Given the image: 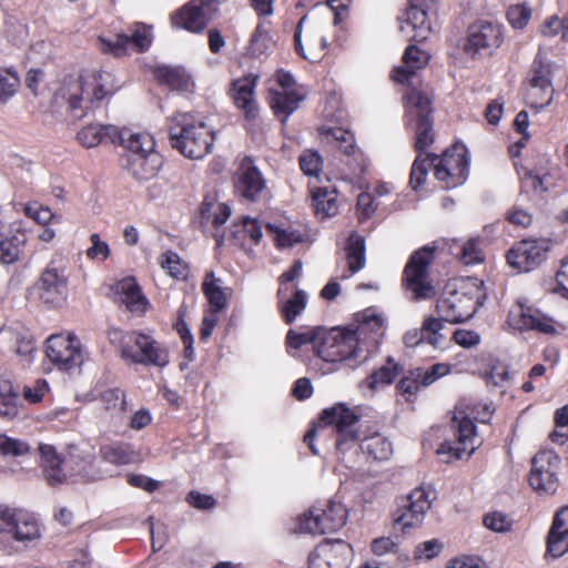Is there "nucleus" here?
I'll list each match as a JSON object with an SVG mask.
<instances>
[{"label":"nucleus","mask_w":568,"mask_h":568,"mask_svg":"<svg viewBox=\"0 0 568 568\" xmlns=\"http://www.w3.org/2000/svg\"><path fill=\"white\" fill-rule=\"evenodd\" d=\"M386 327V317L375 307H368L356 315L355 324L349 327L322 328L316 355L327 363H363L378 349Z\"/></svg>","instance_id":"obj_1"},{"label":"nucleus","mask_w":568,"mask_h":568,"mask_svg":"<svg viewBox=\"0 0 568 568\" xmlns=\"http://www.w3.org/2000/svg\"><path fill=\"white\" fill-rule=\"evenodd\" d=\"M323 426H333L336 430L337 458L352 468L361 449L375 460H387L393 455V444L384 435L373 433L361 439L358 416L344 404H336L322 413Z\"/></svg>","instance_id":"obj_2"},{"label":"nucleus","mask_w":568,"mask_h":568,"mask_svg":"<svg viewBox=\"0 0 568 568\" xmlns=\"http://www.w3.org/2000/svg\"><path fill=\"white\" fill-rule=\"evenodd\" d=\"M112 74L108 71L89 69L78 75L64 78L54 94V102L75 112L82 118L85 112L113 92Z\"/></svg>","instance_id":"obj_3"},{"label":"nucleus","mask_w":568,"mask_h":568,"mask_svg":"<svg viewBox=\"0 0 568 568\" xmlns=\"http://www.w3.org/2000/svg\"><path fill=\"white\" fill-rule=\"evenodd\" d=\"M444 189H455L463 185L469 172V158L464 145H454L446 150L442 156L435 154L417 155L410 170V186L419 190L425 183L429 169Z\"/></svg>","instance_id":"obj_4"},{"label":"nucleus","mask_w":568,"mask_h":568,"mask_svg":"<svg viewBox=\"0 0 568 568\" xmlns=\"http://www.w3.org/2000/svg\"><path fill=\"white\" fill-rule=\"evenodd\" d=\"M493 412L490 403L477 404L473 407H464L463 404H459L452 420L455 439H447L438 446L436 453L440 459L444 463H450L468 458L479 445L474 419L486 423Z\"/></svg>","instance_id":"obj_5"},{"label":"nucleus","mask_w":568,"mask_h":568,"mask_svg":"<svg viewBox=\"0 0 568 568\" xmlns=\"http://www.w3.org/2000/svg\"><path fill=\"white\" fill-rule=\"evenodd\" d=\"M487 296L484 281L477 277L462 278L449 284L438 298L436 312L446 323L457 324L474 316Z\"/></svg>","instance_id":"obj_6"},{"label":"nucleus","mask_w":568,"mask_h":568,"mask_svg":"<svg viewBox=\"0 0 568 568\" xmlns=\"http://www.w3.org/2000/svg\"><path fill=\"white\" fill-rule=\"evenodd\" d=\"M170 138L185 158L199 160L211 152L215 132L204 116L178 113L172 118Z\"/></svg>","instance_id":"obj_7"},{"label":"nucleus","mask_w":568,"mask_h":568,"mask_svg":"<svg viewBox=\"0 0 568 568\" xmlns=\"http://www.w3.org/2000/svg\"><path fill=\"white\" fill-rule=\"evenodd\" d=\"M122 145L128 151L126 169L135 179L149 180L158 174L163 159L150 133H128L122 138Z\"/></svg>","instance_id":"obj_8"},{"label":"nucleus","mask_w":568,"mask_h":568,"mask_svg":"<svg viewBox=\"0 0 568 568\" xmlns=\"http://www.w3.org/2000/svg\"><path fill=\"white\" fill-rule=\"evenodd\" d=\"M116 335H121L120 349L124 361L145 366L165 367L169 362V351L150 334L131 331L122 334L114 331L111 335L112 342Z\"/></svg>","instance_id":"obj_9"},{"label":"nucleus","mask_w":568,"mask_h":568,"mask_svg":"<svg viewBox=\"0 0 568 568\" xmlns=\"http://www.w3.org/2000/svg\"><path fill=\"white\" fill-rule=\"evenodd\" d=\"M153 41L152 27L143 22H135L129 27L128 32L106 30L98 34L97 48L104 54L115 58L134 52L146 51Z\"/></svg>","instance_id":"obj_10"},{"label":"nucleus","mask_w":568,"mask_h":568,"mask_svg":"<svg viewBox=\"0 0 568 568\" xmlns=\"http://www.w3.org/2000/svg\"><path fill=\"white\" fill-rule=\"evenodd\" d=\"M405 124L415 131V150L423 156V152L434 142V132L430 121L432 102L429 97L420 89H412L404 95Z\"/></svg>","instance_id":"obj_11"},{"label":"nucleus","mask_w":568,"mask_h":568,"mask_svg":"<svg viewBox=\"0 0 568 568\" xmlns=\"http://www.w3.org/2000/svg\"><path fill=\"white\" fill-rule=\"evenodd\" d=\"M348 518L346 506L336 499L316 504L302 514L294 528L295 532L324 535L339 530Z\"/></svg>","instance_id":"obj_12"},{"label":"nucleus","mask_w":568,"mask_h":568,"mask_svg":"<svg viewBox=\"0 0 568 568\" xmlns=\"http://www.w3.org/2000/svg\"><path fill=\"white\" fill-rule=\"evenodd\" d=\"M0 537L28 545L41 538V526L33 513L23 508L0 505Z\"/></svg>","instance_id":"obj_13"},{"label":"nucleus","mask_w":568,"mask_h":568,"mask_svg":"<svg viewBox=\"0 0 568 568\" xmlns=\"http://www.w3.org/2000/svg\"><path fill=\"white\" fill-rule=\"evenodd\" d=\"M40 300L51 306L62 305L69 294L68 263L58 257L50 261L42 271L38 284Z\"/></svg>","instance_id":"obj_14"},{"label":"nucleus","mask_w":568,"mask_h":568,"mask_svg":"<svg viewBox=\"0 0 568 568\" xmlns=\"http://www.w3.org/2000/svg\"><path fill=\"white\" fill-rule=\"evenodd\" d=\"M554 65L546 52L539 51L527 81L526 99L535 108H542L552 99Z\"/></svg>","instance_id":"obj_15"},{"label":"nucleus","mask_w":568,"mask_h":568,"mask_svg":"<svg viewBox=\"0 0 568 568\" xmlns=\"http://www.w3.org/2000/svg\"><path fill=\"white\" fill-rule=\"evenodd\" d=\"M561 459L551 449L538 452L531 460L529 484L539 494L552 495L559 487V469Z\"/></svg>","instance_id":"obj_16"},{"label":"nucleus","mask_w":568,"mask_h":568,"mask_svg":"<svg viewBox=\"0 0 568 568\" xmlns=\"http://www.w3.org/2000/svg\"><path fill=\"white\" fill-rule=\"evenodd\" d=\"M277 88L270 89V105L274 113L285 122L298 109L306 91L295 83L291 73L283 70L276 73Z\"/></svg>","instance_id":"obj_17"},{"label":"nucleus","mask_w":568,"mask_h":568,"mask_svg":"<svg viewBox=\"0 0 568 568\" xmlns=\"http://www.w3.org/2000/svg\"><path fill=\"white\" fill-rule=\"evenodd\" d=\"M433 260V251L424 247L416 251L409 258L404 282L415 300H427L435 295V288L428 281V266Z\"/></svg>","instance_id":"obj_18"},{"label":"nucleus","mask_w":568,"mask_h":568,"mask_svg":"<svg viewBox=\"0 0 568 568\" xmlns=\"http://www.w3.org/2000/svg\"><path fill=\"white\" fill-rule=\"evenodd\" d=\"M435 0H409L399 29L408 39L426 40L432 31V17L436 13Z\"/></svg>","instance_id":"obj_19"},{"label":"nucleus","mask_w":568,"mask_h":568,"mask_svg":"<svg viewBox=\"0 0 568 568\" xmlns=\"http://www.w3.org/2000/svg\"><path fill=\"white\" fill-rule=\"evenodd\" d=\"M45 354L53 365L64 371L80 366L83 361L81 343L73 334L51 335L47 339Z\"/></svg>","instance_id":"obj_20"},{"label":"nucleus","mask_w":568,"mask_h":568,"mask_svg":"<svg viewBox=\"0 0 568 568\" xmlns=\"http://www.w3.org/2000/svg\"><path fill=\"white\" fill-rule=\"evenodd\" d=\"M504 41V28L494 21H478L469 27L465 51L471 54L490 55Z\"/></svg>","instance_id":"obj_21"},{"label":"nucleus","mask_w":568,"mask_h":568,"mask_svg":"<svg viewBox=\"0 0 568 568\" xmlns=\"http://www.w3.org/2000/svg\"><path fill=\"white\" fill-rule=\"evenodd\" d=\"M223 282L217 278L213 272L205 274L202 283V291L209 302L210 310L204 314L201 328V339H207L219 322V313L225 308L227 304L226 295L223 288Z\"/></svg>","instance_id":"obj_22"},{"label":"nucleus","mask_w":568,"mask_h":568,"mask_svg":"<svg viewBox=\"0 0 568 568\" xmlns=\"http://www.w3.org/2000/svg\"><path fill=\"white\" fill-rule=\"evenodd\" d=\"M235 191L248 201H257L266 189V181L250 156H244L237 161L236 170L233 176Z\"/></svg>","instance_id":"obj_23"},{"label":"nucleus","mask_w":568,"mask_h":568,"mask_svg":"<svg viewBox=\"0 0 568 568\" xmlns=\"http://www.w3.org/2000/svg\"><path fill=\"white\" fill-rule=\"evenodd\" d=\"M353 555L344 540H325L310 554V568H347Z\"/></svg>","instance_id":"obj_24"},{"label":"nucleus","mask_w":568,"mask_h":568,"mask_svg":"<svg viewBox=\"0 0 568 568\" xmlns=\"http://www.w3.org/2000/svg\"><path fill=\"white\" fill-rule=\"evenodd\" d=\"M548 248L545 240H523L508 251L507 261L519 272H529L546 258Z\"/></svg>","instance_id":"obj_25"},{"label":"nucleus","mask_w":568,"mask_h":568,"mask_svg":"<svg viewBox=\"0 0 568 568\" xmlns=\"http://www.w3.org/2000/svg\"><path fill=\"white\" fill-rule=\"evenodd\" d=\"M433 491L425 487L415 488L398 510L395 523L402 529L416 527L423 523L426 513L432 505Z\"/></svg>","instance_id":"obj_26"},{"label":"nucleus","mask_w":568,"mask_h":568,"mask_svg":"<svg viewBox=\"0 0 568 568\" xmlns=\"http://www.w3.org/2000/svg\"><path fill=\"white\" fill-rule=\"evenodd\" d=\"M433 491L425 487L415 488L398 510L395 523L402 529L416 527L423 523L426 513L432 505Z\"/></svg>","instance_id":"obj_27"},{"label":"nucleus","mask_w":568,"mask_h":568,"mask_svg":"<svg viewBox=\"0 0 568 568\" xmlns=\"http://www.w3.org/2000/svg\"><path fill=\"white\" fill-rule=\"evenodd\" d=\"M508 325L517 331L535 329L545 334L556 332L555 321L538 308L521 303L514 306L508 314Z\"/></svg>","instance_id":"obj_28"},{"label":"nucleus","mask_w":568,"mask_h":568,"mask_svg":"<svg viewBox=\"0 0 568 568\" xmlns=\"http://www.w3.org/2000/svg\"><path fill=\"white\" fill-rule=\"evenodd\" d=\"M429 61V54L416 45H409L406 48L403 55V64L395 68L393 79L399 83H407L409 92L412 89H416L417 71L424 69Z\"/></svg>","instance_id":"obj_29"},{"label":"nucleus","mask_w":568,"mask_h":568,"mask_svg":"<svg viewBox=\"0 0 568 568\" xmlns=\"http://www.w3.org/2000/svg\"><path fill=\"white\" fill-rule=\"evenodd\" d=\"M0 348L14 352L24 366L33 362L36 347L32 337L27 332L16 331L12 327L1 328Z\"/></svg>","instance_id":"obj_30"},{"label":"nucleus","mask_w":568,"mask_h":568,"mask_svg":"<svg viewBox=\"0 0 568 568\" xmlns=\"http://www.w3.org/2000/svg\"><path fill=\"white\" fill-rule=\"evenodd\" d=\"M211 17L202 9L197 0H191L171 16L174 28L184 29L193 33L202 32Z\"/></svg>","instance_id":"obj_31"},{"label":"nucleus","mask_w":568,"mask_h":568,"mask_svg":"<svg viewBox=\"0 0 568 568\" xmlns=\"http://www.w3.org/2000/svg\"><path fill=\"white\" fill-rule=\"evenodd\" d=\"M344 251L345 258L338 265L339 277L347 280L365 266V239L356 232H352Z\"/></svg>","instance_id":"obj_32"},{"label":"nucleus","mask_w":568,"mask_h":568,"mask_svg":"<svg viewBox=\"0 0 568 568\" xmlns=\"http://www.w3.org/2000/svg\"><path fill=\"white\" fill-rule=\"evenodd\" d=\"M568 552V506L559 509L547 537V556L559 558Z\"/></svg>","instance_id":"obj_33"},{"label":"nucleus","mask_w":568,"mask_h":568,"mask_svg":"<svg viewBox=\"0 0 568 568\" xmlns=\"http://www.w3.org/2000/svg\"><path fill=\"white\" fill-rule=\"evenodd\" d=\"M128 133L111 124H89L78 132L77 139L82 146L90 149L106 142L122 144V138Z\"/></svg>","instance_id":"obj_34"},{"label":"nucleus","mask_w":568,"mask_h":568,"mask_svg":"<svg viewBox=\"0 0 568 568\" xmlns=\"http://www.w3.org/2000/svg\"><path fill=\"white\" fill-rule=\"evenodd\" d=\"M231 215V207L225 203L214 202L205 199L201 204V219L205 226L214 229L213 236L217 244H222L225 240V231L222 229L223 224Z\"/></svg>","instance_id":"obj_35"},{"label":"nucleus","mask_w":568,"mask_h":568,"mask_svg":"<svg viewBox=\"0 0 568 568\" xmlns=\"http://www.w3.org/2000/svg\"><path fill=\"white\" fill-rule=\"evenodd\" d=\"M39 453L45 480L50 486L63 484L68 479V473L62 467L63 460L51 445L41 444Z\"/></svg>","instance_id":"obj_36"},{"label":"nucleus","mask_w":568,"mask_h":568,"mask_svg":"<svg viewBox=\"0 0 568 568\" xmlns=\"http://www.w3.org/2000/svg\"><path fill=\"white\" fill-rule=\"evenodd\" d=\"M256 87V77L250 74L233 82L232 97L235 105L243 110L247 118L256 115V102L254 90Z\"/></svg>","instance_id":"obj_37"},{"label":"nucleus","mask_w":568,"mask_h":568,"mask_svg":"<svg viewBox=\"0 0 568 568\" xmlns=\"http://www.w3.org/2000/svg\"><path fill=\"white\" fill-rule=\"evenodd\" d=\"M94 454L91 448L71 447L67 465L70 467V476H78L88 480L99 478V473L93 467Z\"/></svg>","instance_id":"obj_38"},{"label":"nucleus","mask_w":568,"mask_h":568,"mask_svg":"<svg viewBox=\"0 0 568 568\" xmlns=\"http://www.w3.org/2000/svg\"><path fill=\"white\" fill-rule=\"evenodd\" d=\"M114 292L132 313H144L148 301L133 277H125L114 285Z\"/></svg>","instance_id":"obj_39"},{"label":"nucleus","mask_w":568,"mask_h":568,"mask_svg":"<svg viewBox=\"0 0 568 568\" xmlns=\"http://www.w3.org/2000/svg\"><path fill=\"white\" fill-rule=\"evenodd\" d=\"M310 192L314 213L318 219L324 220L338 213L339 204L335 189L311 186Z\"/></svg>","instance_id":"obj_40"},{"label":"nucleus","mask_w":568,"mask_h":568,"mask_svg":"<svg viewBox=\"0 0 568 568\" xmlns=\"http://www.w3.org/2000/svg\"><path fill=\"white\" fill-rule=\"evenodd\" d=\"M155 77L161 83L180 93L191 92L194 87L191 77L182 68L159 67L155 70Z\"/></svg>","instance_id":"obj_41"},{"label":"nucleus","mask_w":568,"mask_h":568,"mask_svg":"<svg viewBox=\"0 0 568 568\" xmlns=\"http://www.w3.org/2000/svg\"><path fill=\"white\" fill-rule=\"evenodd\" d=\"M262 225L256 219L244 216L241 223L235 224L231 237L241 245L258 244L262 239Z\"/></svg>","instance_id":"obj_42"},{"label":"nucleus","mask_w":568,"mask_h":568,"mask_svg":"<svg viewBox=\"0 0 568 568\" xmlns=\"http://www.w3.org/2000/svg\"><path fill=\"white\" fill-rule=\"evenodd\" d=\"M21 79L14 67L0 65V108L10 103L19 93Z\"/></svg>","instance_id":"obj_43"},{"label":"nucleus","mask_w":568,"mask_h":568,"mask_svg":"<svg viewBox=\"0 0 568 568\" xmlns=\"http://www.w3.org/2000/svg\"><path fill=\"white\" fill-rule=\"evenodd\" d=\"M278 304L286 323H292L306 307L307 294L303 290H296L291 295V290L283 296L278 294Z\"/></svg>","instance_id":"obj_44"},{"label":"nucleus","mask_w":568,"mask_h":568,"mask_svg":"<svg viewBox=\"0 0 568 568\" xmlns=\"http://www.w3.org/2000/svg\"><path fill=\"white\" fill-rule=\"evenodd\" d=\"M444 323L446 322L440 316H428L422 324L425 343L436 349H444L449 343V338L443 333Z\"/></svg>","instance_id":"obj_45"},{"label":"nucleus","mask_w":568,"mask_h":568,"mask_svg":"<svg viewBox=\"0 0 568 568\" xmlns=\"http://www.w3.org/2000/svg\"><path fill=\"white\" fill-rule=\"evenodd\" d=\"M103 460L114 465H128L138 460V454L130 444H110L100 449Z\"/></svg>","instance_id":"obj_46"},{"label":"nucleus","mask_w":568,"mask_h":568,"mask_svg":"<svg viewBox=\"0 0 568 568\" xmlns=\"http://www.w3.org/2000/svg\"><path fill=\"white\" fill-rule=\"evenodd\" d=\"M321 134L328 143L334 144L345 154H351L355 149L354 136L345 129L323 128Z\"/></svg>","instance_id":"obj_47"},{"label":"nucleus","mask_w":568,"mask_h":568,"mask_svg":"<svg viewBox=\"0 0 568 568\" xmlns=\"http://www.w3.org/2000/svg\"><path fill=\"white\" fill-rule=\"evenodd\" d=\"M320 331L322 328H304L303 331L290 329L286 335V344L288 351L295 349L297 351L303 345L312 344L313 351L316 354V342L320 336Z\"/></svg>","instance_id":"obj_48"},{"label":"nucleus","mask_w":568,"mask_h":568,"mask_svg":"<svg viewBox=\"0 0 568 568\" xmlns=\"http://www.w3.org/2000/svg\"><path fill=\"white\" fill-rule=\"evenodd\" d=\"M266 230L281 248L292 247L304 240V234L292 227H278L273 224H267Z\"/></svg>","instance_id":"obj_49"},{"label":"nucleus","mask_w":568,"mask_h":568,"mask_svg":"<svg viewBox=\"0 0 568 568\" xmlns=\"http://www.w3.org/2000/svg\"><path fill=\"white\" fill-rule=\"evenodd\" d=\"M160 265L173 278L184 280L187 275L186 263L173 251H166L160 256Z\"/></svg>","instance_id":"obj_50"},{"label":"nucleus","mask_w":568,"mask_h":568,"mask_svg":"<svg viewBox=\"0 0 568 568\" xmlns=\"http://www.w3.org/2000/svg\"><path fill=\"white\" fill-rule=\"evenodd\" d=\"M398 375V366L393 359H388L387 364L374 372L367 379L371 389H377L390 384Z\"/></svg>","instance_id":"obj_51"},{"label":"nucleus","mask_w":568,"mask_h":568,"mask_svg":"<svg viewBox=\"0 0 568 568\" xmlns=\"http://www.w3.org/2000/svg\"><path fill=\"white\" fill-rule=\"evenodd\" d=\"M273 45V40L267 28L258 24L251 37L250 51L254 55L267 52Z\"/></svg>","instance_id":"obj_52"},{"label":"nucleus","mask_w":568,"mask_h":568,"mask_svg":"<svg viewBox=\"0 0 568 568\" xmlns=\"http://www.w3.org/2000/svg\"><path fill=\"white\" fill-rule=\"evenodd\" d=\"M300 166L304 174L318 179L323 168L322 156L317 151L306 150L300 155Z\"/></svg>","instance_id":"obj_53"},{"label":"nucleus","mask_w":568,"mask_h":568,"mask_svg":"<svg viewBox=\"0 0 568 568\" xmlns=\"http://www.w3.org/2000/svg\"><path fill=\"white\" fill-rule=\"evenodd\" d=\"M460 258L465 264H476L483 262V241L479 237L469 239L462 246Z\"/></svg>","instance_id":"obj_54"},{"label":"nucleus","mask_w":568,"mask_h":568,"mask_svg":"<svg viewBox=\"0 0 568 568\" xmlns=\"http://www.w3.org/2000/svg\"><path fill=\"white\" fill-rule=\"evenodd\" d=\"M17 400V394L10 381L0 379V416H7L13 413Z\"/></svg>","instance_id":"obj_55"},{"label":"nucleus","mask_w":568,"mask_h":568,"mask_svg":"<svg viewBox=\"0 0 568 568\" xmlns=\"http://www.w3.org/2000/svg\"><path fill=\"white\" fill-rule=\"evenodd\" d=\"M89 240L91 245L85 251L87 257L91 261H105L111 254L109 244L98 233H92Z\"/></svg>","instance_id":"obj_56"},{"label":"nucleus","mask_w":568,"mask_h":568,"mask_svg":"<svg viewBox=\"0 0 568 568\" xmlns=\"http://www.w3.org/2000/svg\"><path fill=\"white\" fill-rule=\"evenodd\" d=\"M305 20H306V17H303L296 26L295 33H294L295 49L304 59H307V60L318 59L320 53L322 51H324L325 48L327 47V40L325 37H321L318 40V43L312 48V57L307 55L304 51V47L301 41L302 27H303V23L305 22Z\"/></svg>","instance_id":"obj_57"},{"label":"nucleus","mask_w":568,"mask_h":568,"mask_svg":"<svg viewBox=\"0 0 568 568\" xmlns=\"http://www.w3.org/2000/svg\"><path fill=\"white\" fill-rule=\"evenodd\" d=\"M531 18V10L525 3L510 6L507 11V19L515 29H523Z\"/></svg>","instance_id":"obj_58"},{"label":"nucleus","mask_w":568,"mask_h":568,"mask_svg":"<svg viewBox=\"0 0 568 568\" xmlns=\"http://www.w3.org/2000/svg\"><path fill=\"white\" fill-rule=\"evenodd\" d=\"M486 528L495 532H507L513 527V519L500 511H493L484 517Z\"/></svg>","instance_id":"obj_59"},{"label":"nucleus","mask_w":568,"mask_h":568,"mask_svg":"<svg viewBox=\"0 0 568 568\" xmlns=\"http://www.w3.org/2000/svg\"><path fill=\"white\" fill-rule=\"evenodd\" d=\"M30 447L27 443L9 437L4 434L0 435V454L3 456H22L29 452Z\"/></svg>","instance_id":"obj_60"},{"label":"nucleus","mask_w":568,"mask_h":568,"mask_svg":"<svg viewBox=\"0 0 568 568\" xmlns=\"http://www.w3.org/2000/svg\"><path fill=\"white\" fill-rule=\"evenodd\" d=\"M523 186L530 187L535 193L541 194L549 190L551 186V179L548 174H538L534 172H528L523 178Z\"/></svg>","instance_id":"obj_61"},{"label":"nucleus","mask_w":568,"mask_h":568,"mask_svg":"<svg viewBox=\"0 0 568 568\" xmlns=\"http://www.w3.org/2000/svg\"><path fill=\"white\" fill-rule=\"evenodd\" d=\"M450 372V365L445 363H438L433 365L427 371H424L422 368L417 369V376H419L423 382L424 386H429L433 383H435L438 378L446 376Z\"/></svg>","instance_id":"obj_62"},{"label":"nucleus","mask_w":568,"mask_h":568,"mask_svg":"<svg viewBox=\"0 0 568 568\" xmlns=\"http://www.w3.org/2000/svg\"><path fill=\"white\" fill-rule=\"evenodd\" d=\"M424 386L423 379L417 376V369L410 372L409 375L403 377L397 384V389L403 395L413 396L417 394Z\"/></svg>","instance_id":"obj_63"},{"label":"nucleus","mask_w":568,"mask_h":568,"mask_svg":"<svg viewBox=\"0 0 568 568\" xmlns=\"http://www.w3.org/2000/svg\"><path fill=\"white\" fill-rule=\"evenodd\" d=\"M486 382L496 387L505 386L509 381L508 367L503 363L491 365L489 371L486 373Z\"/></svg>","instance_id":"obj_64"}]
</instances>
